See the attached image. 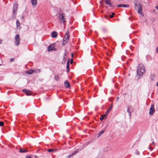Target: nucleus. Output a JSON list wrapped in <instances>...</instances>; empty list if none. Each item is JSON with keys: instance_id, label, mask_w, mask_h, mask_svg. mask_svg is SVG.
<instances>
[{"instance_id": "1", "label": "nucleus", "mask_w": 158, "mask_h": 158, "mask_svg": "<svg viewBox=\"0 0 158 158\" xmlns=\"http://www.w3.org/2000/svg\"><path fill=\"white\" fill-rule=\"evenodd\" d=\"M144 72L145 69L143 65L142 64H139L137 69V75L139 76H141Z\"/></svg>"}, {"instance_id": "2", "label": "nucleus", "mask_w": 158, "mask_h": 158, "mask_svg": "<svg viewBox=\"0 0 158 158\" xmlns=\"http://www.w3.org/2000/svg\"><path fill=\"white\" fill-rule=\"evenodd\" d=\"M155 110L154 107V105L152 104L149 109V114L150 115H152L154 113Z\"/></svg>"}, {"instance_id": "3", "label": "nucleus", "mask_w": 158, "mask_h": 158, "mask_svg": "<svg viewBox=\"0 0 158 158\" xmlns=\"http://www.w3.org/2000/svg\"><path fill=\"white\" fill-rule=\"evenodd\" d=\"M15 44L16 46H18L20 42V37L19 34H17L15 37Z\"/></svg>"}, {"instance_id": "4", "label": "nucleus", "mask_w": 158, "mask_h": 158, "mask_svg": "<svg viewBox=\"0 0 158 158\" xmlns=\"http://www.w3.org/2000/svg\"><path fill=\"white\" fill-rule=\"evenodd\" d=\"M64 13L59 14V17L61 21L63 23H64L65 21V19L64 17Z\"/></svg>"}, {"instance_id": "5", "label": "nucleus", "mask_w": 158, "mask_h": 158, "mask_svg": "<svg viewBox=\"0 0 158 158\" xmlns=\"http://www.w3.org/2000/svg\"><path fill=\"white\" fill-rule=\"evenodd\" d=\"M22 91L27 96L31 95L32 94V92L28 89H24Z\"/></svg>"}, {"instance_id": "6", "label": "nucleus", "mask_w": 158, "mask_h": 158, "mask_svg": "<svg viewBox=\"0 0 158 158\" xmlns=\"http://www.w3.org/2000/svg\"><path fill=\"white\" fill-rule=\"evenodd\" d=\"M18 8V5L17 4H15L14 5L13 8V12L17 13V10Z\"/></svg>"}, {"instance_id": "7", "label": "nucleus", "mask_w": 158, "mask_h": 158, "mask_svg": "<svg viewBox=\"0 0 158 158\" xmlns=\"http://www.w3.org/2000/svg\"><path fill=\"white\" fill-rule=\"evenodd\" d=\"M65 52L64 53V56L63 57V59L62 61H61V63L62 64H64L65 63V62L66 61V59L67 57V53L66 52V50H65Z\"/></svg>"}, {"instance_id": "8", "label": "nucleus", "mask_w": 158, "mask_h": 158, "mask_svg": "<svg viewBox=\"0 0 158 158\" xmlns=\"http://www.w3.org/2000/svg\"><path fill=\"white\" fill-rule=\"evenodd\" d=\"M105 3L106 4L108 5L110 7H113L114 6L110 2V0H105Z\"/></svg>"}, {"instance_id": "9", "label": "nucleus", "mask_w": 158, "mask_h": 158, "mask_svg": "<svg viewBox=\"0 0 158 158\" xmlns=\"http://www.w3.org/2000/svg\"><path fill=\"white\" fill-rule=\"evenodd\" d=\"M55 45V44H53L49 46L48 48V51L49 52L52 50H53V48H54Z\"/></svg>"}, {"instance_id": "10", "label": "nucleus", "mask_w": 158, "mask_h": 158, "mask_svg": "<svg viewBox=\"0 0 158 158\" xmlns=\"http://www.w3.org/2000/svg\"><path fill=\"white\" fill-rule=\"evenodd\" d=\"M139 9H138V12L139 14L143 16V12L142 11V7L141 6V5L140 4H139Z\"/></svg>"}, {"instance_id": "11", "label": "nucleus", "mask_w": 158, "mask_h": 158, "mask_svg": "<svg viewBox=\"0 0 158 158\" xmlns=\"http://www.w3.org/2000/svg\"><path fill=\"white\" fill-rule=\"evenodd\" d=\"M106 130V128L104 127L103 129H102L101 131H100L98 134V138H99L101 135H102L105 132V131Z\"/></svg>"}, {"instance_id": "12", "label": "nucleus", "mask_w": 158, "mask_h": 158, "mask_svg": "<svg viewBox=\"0 0 158 158\" xmlns=\"http://www.w3.org/2000/svg\"><path fill=\"white\" fill-rule=\"evenodd\" d=\"M13 14L11 16V18L9 19V20H11L13 19H15L16 18V15L17 13L13 12Z\"/></svg>"}, {"instance_id": "13", "label": "nucleus", "mask_w": 158, "mask_h": 158, "mask_svg": "<svg viewBox=\"0 0 158 158\" xmlns=\"http://www.w3.org/2000/svg\"><path fill=\"white\" fill-rule=\"evenodd\" d=\"M69 32L68 31L65 34L64 37V38H65L66 40H68L69 39Z\"/></svg>"}, {"instance_id": "14", "label": "nucleus", "mask_w": 158, "mask_h": 158, "mask_svg": "<svg viewBox=\"0 0 158 158\" xmlns=\"http://www.w3.org/2000/svg\"><path fill=\"white\" fill-rule=\"evenodd\" d=\"M57 33L55 31H53L52 33V38H55L57 37Z\"/></svg>"}, {"instance_id": "15", "label": "nucleus", "mask_w": 158, "mask_h": 158, "mask_svg": "<svg viewBox=\"0 0 158 158\" xmlns=\"http://www.w3.org/2000/svg\"><path fill=\"white\" fill-rule=\"evenodd\" d=\"M65 86L66 88H69L70 87V85L68 81H66L64 83Z\"/></svg>"}, {"instance_id": "16", "label": "nucleus", "mask_w": 158, "mask_h": 158, "mask_svg": "<svg viewBox=\"0 0 158 158\" xmlns=\"http://www.w3.org/2000/svg\"><path fill=\"white\" fill-rule=\"evenodd\" d=\"M114 15V13H112L111 15H105V18L106 19H108V18H112Z\"/></svg>"}, {"instance_id": "17", "label": "nucleus", "mask_w": 158, "mask_h": 158, "mask_svg": "<svg viewBox=\"0 0 158 158\" xmlns=\"http://www.w3.org/2000/svg\"><path fill=\"white\" fill-rule=\"evenodd\" d=\"M69 59H68V60L67 64V73H69Z\"/></svg>"}, {"instance_id": "18", "label": "nucleus", "mask_w": 158, "mask_h": 158, "mask_svg": "<svg viewBox=\"0 0 158 158\" xmlns=\"http://www.w3.org/2000/svg\"><path fill=\"white\" fill-rule=\"evenodd\" d=\"M31 2L32 5L34 6V7H35L37 4V0H31Z\"/></svg>"}, {"instance_id": "19", "label": "nucleus", "mask_w": 158, "mask_h": 158, "mask_svg": "<svg viewBox=\"0 0 158 158\" xmlns=\"http://www.w3.org/2000/svg\"><path fill=\"white\" fill-rule=\"evenodd\" d=\"M34 70L30 69L27 71L26 73L28 74H31L34 73Z\"/></svg>"}, {"instance_id": "20", "label": "nucleus", "mask_w": 158, "mask_h": 158, "mask_svg": "<svg viewBox=\"0 0 158 158\" xmlns=\"http://www.w3.org/2000/svg\"><path fill=\"white\" fill-rule=\"evenodd\" d=\"M27 152V150L26 149H23L22 148H20L19 150V152L22 153H24Z\"/></svg>"}, {"instance_id": "21", "label": "nucleus", "mask_w": 158, "mask_h": 158, "mask_svg": "<svg viewBox=\"0 0 158 158\" xmlns=\"http://www.w3.org/2000/svg\"><path fill=\"white\" fill-rule=\"evenodd\" d=\"M151 80L152 81H153L154 80L155 78V74L154 73L151 74Z\"/></svg>"}, {"instance_id": "22", "label": "nucleus", "mask_w": 158, "mask_h": 158, "mask_svg": "<svg viewBox=\"0 0 158 158\" xmlns=\"http://www.w3.org/2000/svg\"><path fill=\"white\" fill-rule=\"evenodd\" d=\"M34 73H36L41 72V70L40 69H36L34 70Z\"/></svg>"}, {"instance_id": "23", "label": "nucleus", "mask_w": 158, "mask_h": 158, "mask_svg": "<svg viewBox=\"0 0 158 158\" xmlns=\"http://www.w3.org/2000/svg\"><path fill=\"white\" fill-rule=\"evenodd\" d=\"M67 42L66 40L65 39V38H64L62 42V45L64 46L67 43Z\"/></svg>"}, {"instance_id": "24", "label": "nucleus", "mask_w": 158, "mask_h": 158, "mask_svg": "<svg viewBox=\"0 0 158 158\" xmlns=\"http://www.w3.org/2000/svg\"><path fill=\"white\" fill-rule=\"evenodd\" d=\"M16 26L17 27H18V26H19L20 25V23L18 19H17L16 20Z\"/></svg>"}, {"instance_id": "25", "label": "nucleus", "mask_w": 158, "mask_h": 158, "mask_svg": "<svg viewBox=\"0 0 158 158\" xmlns=\"http://www.w3.org/2000/svg\"><path fill=\"white\" fill-rule=\"evenodd\" d=\"M134 6L135 9H138L139 7V6H138V5H137L136 3H134Z\"/></svg>"}, {"instance_id": "26", "label": "nucleus", "mask_w": 158, "mask_h": 158, "mask_svg": "<svg viewBox=\"0 0 158 158\" xmlns=\"http://www.w3.org/2000/svg\"><path fill=\"white\" fill-rule=\"evenodd\" d=\"M112 105H111L110 108L106 112V114H108L109 113V112L110 111V110L112 109Z\"/></svg>"}, {"instance_id": "27", "label": "nucleus", "mask_w": 158, "mask_h": 158, "mask_svg": "<svg viewBox=\"0 0 158 158\" xmlns=\"http://www.w3.org/2000/svg\"><path fill=\"white\" fill-rule=\"evenodd\" d=\"M77 152V151L76 150L73 152L71 155H72V156H73V155L76 154Z\"/></svg>"}, {"instance_id": "28", "label": "nucleus", "mask_w": 158, "mask_h": 158, "mask_svg": "<svg viewBox=\"0 0 158 158\" xmlns=\"http://www.w3.org/2000/svg\"><path fill=\"white\" fill-rule=\"evenodd\" d=\"M54 78L57 81H58L59 79V77L58 75H55Z\"/></svg>"}, {"instance_id": "29", "label": "nucleus", "mask_w": 158, "mask_h": 158, "mask_svg": "<svg viewBox=\"0 0 158 158\" xmlns=\"http://www.w3.org/2000/svg\"><path fill=\"white\" fill-rule=\"evenodd\" d=\"M129 6V5H128L123 4L122 7H127Z\"/></svg>"}, {"instance_id": "30", "label": "nucleus", "mask_w": 158, "mask_h": 158, "mask_svg": "<svg viewBox=\"0 0 158 158\" xmlns=\"http://www.w3.org/2000/svg\"><path fill=\"white\" fill-rule=\"evenodd\" d=\"M56 149H55V150H56ZM54 150L52 149H49L48 150V151L49 152H51L52 151H54Z\"/></svg>"}, {"instance_id": "31", "label": "nucleus", "mask_w": 158, "mask_h": 158, "mask_svg": "<svg viewBox=\"0 0 158 158\" xmlns=\"http://www.w3.org/2000/svg\"><path fill=\"white\" fill-rule=\"evenodd\" d=\"M4 123L3 122L0 121V126H2L4 125Z\"/></svg>"}, {"instance_id": "32", "label": "nucleus", "mask_w": 158, "mask_h": 158, "mask_svg": "<svg viewBox=\"0 0 158 158\" xmlns=\"http://www.w3.org/2000/svg\"><path fill=\"white\" fill-rule=\"evenodd\" d=\"M129 107H128L127 110V112L129 113L130 116H131V113L129 111Z\"/></svg>"}, {"instance_id": "33", "label": "nucleus", "mask_w": 158, "mask_h": 158, "mask_svg": "<svg viewBox=\"0 0 158 158\" xmlns=\"http://www.w3.org/2000/svg\"><path fill=\"white\" fill-rule=\"evenodd\" d=\"M135 154L137 155H139V152L137 150L135 151Z\"/></svg>"}, {"instance_id": "34", "label": "nucleus", "mask_w": 158, "mask_h": 158, "mask_svg": "<svg viewBox=\"0 0 158 158\" xmlns=\"http://www.w3.org/2000/svg\"><path fill=\"white\" fill-rule=\"evenodd\" d=\"M107 114H106H106H105L102 115V116L103 117H104V118H106L107 117Z\"/></svg>"}, {"instance_id": "35", "label": "nucleus", "mask_w": 158, "mask_h": 158, "mask_svg": "<svg viewBox=\"0 0 158 158\" xmlns=\"http://www.w3.org/2000/svg\"><path fill=\"white\" fill-rule=\"evenodd\" d=\"M104 118V117H103L102 115L101 116L100 118V120L101 121H102L103 120Z\"/></svg>"}, {"instance_id": "36", "label": "nucleus", "mask_w": 158, "mask_h": 158, "mask_svg": "<svg viewBox=\"0 0 158 158\" xmlns=\"http://www.w3.org/2000/svg\"><path fill=\"white\" fill-rule=\"evenodd\" d=\"M72 156V155L70 154L67 156L66 158H70L71 156Z\"/></svg>"}, {"instance_id": "37", "label": "nucleus", "mask_w": 158, "mask_h": 158, "mask_svg": "<svg viewBox=\"0 0 158 158\" xmlns=\"http://www.w3.org/2000/svg\"><path fill=\"white\" fill-rule=\"evenodd\" d=\"M122 6H123L122 4H119L117 6L118 7H122Z\"/></svg>"}, {"instance_id": "38", "label": "nucleus", "mask_w": 158, "mask_h": 158, "mask_svg": "<svg viewBox=\"0 0 158 158\" xmlns=\"http://www.w3.org/2000/svg\"><path fill=\"white\" fill-rule=\"evenodd\" d=\"M21 19L22 20V21H24V17L23 16H22Z\"/></svg>"}, {"instance_id": "39", "label": "nucleus", "mask_w": 158, "mask_h": 158, "mask_svg": "<svg viewBox=\"0 0 158 158\" xmlns=\"http://www.w3.org/2000/svg\"><path fill=\"white\" fill-rule=\"evenodd\" d=\"M26 158H32L31 156H26Z\"/></svg>"}, {"instance_id": "40", "label": "nucleus", "mask_w": 158, "mask_h": 158, "mask_svg": "<svg viewBox=\"0 0 158 158\" xmlns=\"http://www.w3.org/2000/svg\"><path fill=\"white\" fill-rule=\"evenodd\" d=\"M15 60V59L14 58H11L10 59V61L11 62L13 61L14 60Z\"/></svg>"}, {"instance_id": "41", "label": "nucleus", "mask_w": 158, "mask_h": 158, "mask_svg": "<svg viewBox=\"0 0 158 158\" xmlns=\"http://www.w3.org/2000/svg\"><path fill=\"white\" fill-rule=\"evenodd\" d=\"M156 52L157 53H158V47H157L156 48Z\"/></svg>"}, {"instance_id": "42", "label": "nucleus", "mask_w": 158, "mask_h": 158, "mask_svg": "<svg viewBox=\"0 0 158 158\" xmlns=\"http://www.w3.org/2000/svg\"><path fill=\"white\" fill-rule=\"evenodd\" d=\"M151 20L152 21L154 22L155 20V19L152 18V19Z\"/></svg>"}, {"instance_id": "43", "label": "nucleus", "mask_w": 158, "mask_h": 158, "mask_svg": "<svg viewBox=\"0 0 158 158\" xmlns=\"http://www.w3.org/2000/svg\"><path fill=\"white\" fill-rule=\"evenodd\" d=\"M73 62V60L72 59H71L70 61V63L71 64H72Z\"/></svg>"}, {"instance_id": "44", "label": "nucleus", "mask_w": 158, "mask_h": 158, "mask_svg": "<svg viewBox=\"0 0 158 158\" xmlns=\"http://www.w3.org/2000/svg\"><path fill=\"white\" fill-rule=\"evenodd\" d=\"M127 94L126 93H124L123 94V96H124V97H125V95H126Z\"/></svg>"}, {"instance_id": "45", "label": "nucleus", "mask_w": 158, "mask_h": 158, "mask_svg": "<svg viewBox=\"0 0 158 158\" xmlns=\"http://www.w3.org/2000/svg\"><path fill=\"white\" fill-rule=\"evenodd\" d=\"M119 99V97H118L117 98L116 102H117V101Z\"/></svg>"}, {"instance_id": "46", "label": "nucleus", "mask_w": 158, "mask_h": 158, "mask_svg": "<svg viewBox=\"0 0 158 158\" xmlns=\"http://www.w3.org/2000/svg\"><path fill=\"white\" fill-rule=\"evenodd\" d=\"M149 148L150 150L151 151L152 149V148H151L150 147H149Z\"/></svg>"}, {"instance_id": "47", "label": "nucleus", "mask_w": 158, "mask_h": 158, "mask_svg": "<svg viewBox=\"0 0 158 158\" xmlns=\"http://www.w3.org/2000/svg\"><path fill=\"white\" fill-rule=\"evenodd\" d=\"M156 86H158V81L157 82V83L156 84Z\"/></svg>"}, {"instance_id": "48", "label": "nucleus", "mask_w": 158, "mask_h": 158, "mask_svg": "<svg viewBox=\"0 0 158 158\" xmlns=\"http://www.w3.org/2000/svg\"><path fill=\"white\" fill-rule=\"evenodd\" d=\"M73 53H72L71 54V56H72V57H73Z\"/></svg>"}, {"instance_id": "49", "label": "nucleus", "mask_w": 158, "mask_h": 158, "mask_svg": "<svg viewBox=\"0 0 158 158\" xmlns=\"http://www.w3.org/2000/svg\"><path fill=\"white\" fill-rule=\"evenodd\" d=\"M156 9H157L158 10V6H156Z\"/></svg>"}, {"instance_id": "50", "label": "nucleus", "mask_w": 158, "mask_h": 158, "mask_svg": "<svg viewBox=\"0 0 158 158\" xmlns=\"http://www.w3.org/2000/svg\"><path fill=\"white\" fill-rule=\"evenodd\" d=\"M35 158H36V157H37V156H35Z\"/></svg>"}, {"instance_id": "51", "label": "nucleus", "mask_w": 158, "mask_h": 158, "mask_svg": "<svg viewBox=\"0 0 158 158\" xmlns=\"http://www.w3.org/2000/svg\"><path fill=\"white\" fill-rule=\"evenodd\" d=\"M152 143L153 144H154V142H152Z\"/></svg>"}, {"instance_id": "52", "label": "nucleus", "mask_w": 158, "mask_h": 158, "mask_svg": "<svg viewBox=\"0 0 158 158\" xmlns=\"http://www.w3.org/2000/svg\"><path fill=\"white\" fill-rule=\"evenodd\" d=\"M1 43V41L0 40V44Z\"/></svg>"}, {"instance_id": "53", "label": "nucleus", "mask_w": 158, "mask_h": 158, "mask_svg": "<svg viewBox=\"0 0 158 158\" xmlns=\"http://www.w3.org/2000/svg\"><path fill=\"white\" fill-rule=\"evenodd\" d=\"M100 3L101 4V1L100 2Z\"/></svg>"}, {"instance_id": "54", "label": "nucleus", "mask_w": 158, "mask_h": 158, "mask_svg": "<svg viewBox=\"0 0 158 158\" xmlns=\"http://www.w3.org/2000/svg\"><path fill=\"white\" fill-rule=\"evenodd\" d=\"M0 65H1V64H0Z\"/></svg>"}]
</instances>
